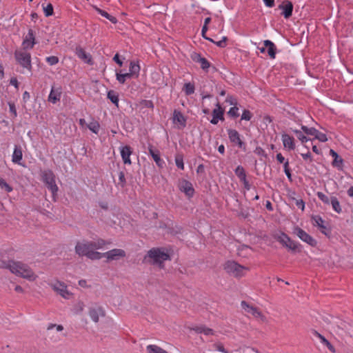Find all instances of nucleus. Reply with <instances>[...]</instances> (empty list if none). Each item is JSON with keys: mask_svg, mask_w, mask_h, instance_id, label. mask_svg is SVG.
<instances>
[{"mask_svg": "<svg viewBox=\"0 0 353 353\" xmlns=\"http://www.w3.org/2000/svg\"><path fill=\"white\" fill-rule=\"evenodd\" d=\"M330 203L332 205V209L338 214L342 212V208L338 199L335 196L330 198Z\"/></svg>", "mask_w": 353, "mask_h": 353, "instance_id": "nucleus-33", "label": "nucleus"}, {"mask_svg": "<svg viewBox=\"0 0 353 353\" xmlns=\"http://www.w3.org/2000/svg\"><path fill=\"white\" fill-rule=\"evenodd\" d=\"M62 94V88L60 86H52L50 94L48 95V100L49 102L55 104L60 101Z\"/></svg>", "mask_w": 353, "mask_h": 353, "instance_id": "nucleus-13", "label": "nucleus"}, {"mask_svg": "<svg viewBox=\"0 0 353 353\" xmlns=\"http://www.w3.org/2000/svg\"><path fill=\"white\" fill-rule=\"evenodd\" d=\"M76 55L85 63H90L92 61L91 57L80 46L77 47L75 50Z\"/></svg>", "mask_w": 353, "mask_h": 353, "instance_id": "nucleus-27", "label": "nucleus"}, {"mask_svg": "<svg viewBox=\"0 0 353 353\" xmlns=\"http://www.w3.org/2000/svg\"><path fill=\"white\" fill-rule=\"evenodd\" d=\"M182 90L185 92L186 95H191L194 94L195 91L194 84L190 82L185 83L183 87Z\"/></svg>", "mask_w": 353, "mask_h": 353, "instance_id": "nucleus-35", "label": "nucleus"}, {"mask_svg": "<svg viewBox=\"0 0 353 353\" xmlns=\"http://www.w3.org/2000/svg\"><path fill=\"white\" fill-rule=\"evenodd\" d=\"M263 2L268 8H272L274 6V0H263Z\"/></svg>", "mask_w": 353, "mask_h": 353, "instance_id": "nucleus-60", "label": "nucleus"}, {"mask_svg": "<svg viewBox=\"0 0 353 353\" xmlns=\"http://www.w3.org/2000/svg\"><path fill=\"white\" fill-rule=\"evenodd\" d=\"M35 44L34 34L32 30L30 29L27 35L22 42L23 50H30L33 48Z\"/></svg>", "mask_w": 353, "mask_h": 353, "instance_id": "nucleus-12", "label": "nucleus"}, {"mask_svg": "<svg viewBox=\"0 0 353 353\" xmlns=\"http://www.w3.org/2000/svg\"><path fill=\"white\" fill-rule=\"evenodd\" d=\"M252 117V112L248 110H244L241 115V120L250 121Z\"/></svg>", "mask_w": 353, "mask_h": 353, "instance_id": "nucleus-48", "label": "nucleus"}, {"mask_svg": "<svg viewBox=\"0 0 353 353\" xmlns=\"http://www.w3.org/2000/svg\"><path fill=\"white\" fill-rule=\"evenodd\" d=\"M92 247L94 250H99L103 248L106 245V241L103 239H99L95 241H91Z\"/></svg>", "mask_w": 353, "mask_h": 353, "instance_id": "nucleus-37", "label": "nucleus"}, {"mask_svg": "<svg viewBox=\"0 0 353 353\" xmlns=\"http://www.w3.org/2000/svg\"><path fill=\"white\" fill-rule=\"evenodd\" d=\"M23 154L22 150L20 147L15 146L12 157V161L14 163H17L21 165V161L22 160Z\"/></svg>", "mask_w": 353, "mask_h": 353, "instance_id": "nucleus-28", "label": "nucleus"}, {"mask_svg": "<svg viewBox=\"0 0 353 353\" xmlns=\"http://www.w3.org/2000/svg\"><path fill=\"white\" fill-rule=\"evenodd\" d=\"M276 160L280 163H285V158L282 155L281 153H278L276 154Z\"/></svg>", "mask_w": 353, "mask_h": 353, "instance_id": "nucleus-62", "label": "nucleus"}, {"mask_svg": "<svg viewBox=\"0 0 353 353\" xmlns=\"http://www.w3.org/2000/svg\"><path fill=\"white\" fill-rule=\"evenodd\" d=\"M281 141L285 149L290 151L295 149V139L292 136L287 133H283L281 135Z\"/></svg>", "mask_w": 353, "mask_h": 353, "instance_id": "nucleus-16", "label": "nucleus"}, {"mask_svg": "<svg viewBox=\"0 0 353 353\" xmlns=\"http://www.w3.org/2000/svg\"><path fill=\"white\" fill-rule=\"evenodd\" d=\"M290 130H291V132H292L293 133H294L296 134L298 139L300 140L302 143H305L310 140L309 138H307L306 136L304 135V134H303L304 132H303L302 130H296V129L290 128Z\"/></svg>", "mask_w": 353, "mask_h": 353, "instance_id": "nucleus-34", "label": "nucleus"}, {"mask_svg": "<svg viewBox=\"0 0 353 353\" xmlns=\"http://www.w3.org/2000/svg\"><path fill=\"white\" fill-rule=\"evenodd\" d=\"M312 225L314 226L318 227L321 232L325 235H327L325 230H327V227L325 225V221L320 216H312Z\"/></svg>", "mask_w": 353, "mask_h": 353, "instance_id": "nucleus-25", "label": "nucleus"}, {"mask_svg": "<svg viewBox=\"0 0 353 353\" xmlns=\"http://www.w3.org/2000/svg\"><path fill=\"white\" fill-rule=\"evenodd\" d=\"M89 315L94 322L97 323L99 321V316H105V311L100 306L91 307L89 310Z\"/></svg>", "mask_w": 353, "mask_h": 353, "instance_id": "nucleus-22", "label": "nucleus"}, {"mask_svg": "<svg viewBox=\"0 0 353 353\" xmlns=\"http://www.w3.org/2000/svg\"><path fill=\"white\" fill-rule=\"evenodd\" d=\"M196 333L203 334L206 336H210L214 334V330L211 328L207 327L204 325L196 326L193 328Z\"/></svg>", "mask_w": 353, "mask_h": 353, "instance_id": "nucleus-29", "label": "nucleus"}, {"mask_svg": "<svg viewBox=\"0 0 353 353\" xmlns=\"http://www.w3.org/2000/svg\"><path fill=\"white\" fill-rule=\"evenodd\" d=\"M318 198L324 203V204H330V198H329L326 194L321 192H318L316 193Z\"/></svg>", "mask_w": 353, "mask_h": 353, "instance_id": "nucleus-44", "label": "nucleus"}, {"mask_svg": "<svg viewBox=\"0 0 353 353\" xmlns=\"http://www.w3.org/2000/svg\"><path fill=\"white\" fill-rule=\"evenodd\" d=\"M293 233L301 241L312 247H315L317 244L316 241L312 236L298 226L294 228Z\"/></svg>", "mask_w": 353, "mask_h": 353, "instance_id": "nucleus-7", "label": "nucleus"}, {"mask_svg": "<svg viewBox=\"0 0 353 353\" xmlns=\"http://www.w3.org/2000/svg\"><path fill=\"white\" fill-rule=\"evenodd\" d=\"M207 30H208V27H205V26H203L202 27V30H201V34H202V36H203V38H205V39L209 40V41H211V42H214V41H213L212 39H210V38H208V37H205V32H207Z\"/></svg>", "mask_w": 353, "mask_h": 353, "instance_id": "nucleus-58", "label": "nucleus"}, {"mask_svg": "<svg viewBox=\"0 0 353 353\" xmlns=\"http://www.w3.org/2000/svg\"><path fill=\"white\" fill-rule=\"evenodd\" d=\"M234 172L235 174L238 176V178L241 177L245 174V171L241 165H238L236 168Z\"/></svg>", "mask_w": 353, "mask_h": 353, "instance_id": "nucleus-52", "label": "nucleus"}, {"mask_svg": "<svg viewBox=\"0 0 353 353\" xmlns=\"http://www.w3.org/2000/svg\"><path fill=\"white\" fill-rule=\"evenodd\" d=\"M301 155L305 161H308L309 163H311L313 161L312 154L309 151L307 153H302Z\"/></svg>", "mask_w": 353, "mask_h": 353, "instance_id": "nucleus-56", "label": "nucleus"}, {"mask_svg": "<svg viewBox=\"0 0 353 353\" xmlns=\"http://www.w3.org/2000/svg\"><path fill=\"white\" fill-rule=\"evenodd\" d=\"M148 353H168L166 350L157 345H148L146 346Z\"/></svg>", "mask_w": 353, "mask_h": 353, "instance_id": "nucleus-31", "label": "nucleus"}, {"mask_svg": "<svg viewBox=\"0 0 353 353\" xmlns=\"http://www.w3.org/2000/svg\"><path fill=\"white\" fill-rule=\"evenodd\" d=\"M172 122L176 124L180 129L186 126V118L177 110H174L173 112Z\"/></svg>", "mask_w": 353, "mask_h": 353, "instance_id": "nucleus-17", "label": "nucleus"}, {"mask_svg": "<svg viewBox=\"0 0 353 353\" xmlns=\"http://www.w3.org/2000/svg\"><path fill=\"white\" fill-rule=\"evenodd\" d=\"M6 268H8L12 273L30 281H34L37 277L28 265L19 261H9Z\"/></svg>", "mask_w": 353, "mask_h": 353, "instance_id": "nucleus-1", "label": "nucleus"}, {"mask_svg": "<svg viewBox=\"0 0 353 353\" xmlns=\"http://www.w3.org/2000/svg\"><path fill=\"white\" fill-rule=\"evenodd\" d=\"M224 270L234 277L241 278L245 275L249 268L239 264L234 261H228L224 264Z\"/></svg>", "mask_w": 353, "mask_h": 353, "instance_id": "nucleus-3", "label": "nucleus"}, {"mask_svg": "<svg viewBox=\"0 0 353 353\" xmlns=\"http://www.w3.org/2000/svg\"><path fill=\"white\" fill-rule=\"evenodd\" d=\"M149 154L152 156L153 160L155 161L156 164L160 167L163 168L165 162L161 158L160 152L158 150H154L152 147L149 148Z\"/></svg>", "mask_w": 353, "mask_h": 353, "instance_id": "nucleus-24", "label": "nucleus"}, {"mask_svg": "<svg viewBox=\"0 0 353 353\" xmlns=\"http://www.w3.org/2000/svg\"><path fill=\"white\" fill-rule=\"evenodd\" d=\"M283 168H284V172L286 174V176H288V179H291V172H290V168H289V161H286L284 164H283Z\"/></svg>", "mask_w": 353, "mask_h": 353, "instance_id": "nucleus-55", "label": "nucleus"}, {"mask_svg": "<svg viewBox=\"0 0 353 353\" xmlns=\"http://www.w3.org/2000/svg\"><path fill=\"white\" fill-rule=\"evenodd\" d=\"M228 114L231 117L236 118L239 116V108L236 106H234L229 110Z\"/></svg>", "mask_w": 353, "mask_h": 353, "instance_id": "nucleus-46", "label": "nucleus"}, {"mask_svg": "<svg viewBox=\"0 0 353 353\" xmlns=\"http://www.w3.org/2000/svg\"><path fill=\"white\" fill-rule=\"evenodd\" d=\"M175 163L178 168L184 170L183 157L181 154L175 156Z\"/></svg>", "mask_w": 353, "mask_h": 353, "instance_id": "nucleus-41", "label": "nucleus"}, {"mask_svg": "<svg viewBox=\"0 0 353 353\" xmlns=\"http://www.w3.org/2000/svg\"><path fill=\"white\" fill-rule=\"evenodd\" d=\"M53 6L51 3H48L46 7H43V12L46 17H50L53 14Z\"/></svg>", "mask_w": 353, "mask_h": 353, "instance_id": "nucleus-45", "label": "nucleus"}, {"mask_svg": "<svg viewBox=\"0 0 353 353\" xmlns=\"http://www.w3.org/2000/svg\"><path fill=\"white\" fill-rule=\"evenodd\" d=\"M301 128L305 134L307 135L314 136V138L316 137V134L319 131L314 128H308L307 126L303 125H301Z\"/></svg>", "mask_w": 353, "mask_h": 353, "instance_id": "nucleus-38", "label": "nucleus"}, {"mask_svg": "<svg viewBox=\"0 0 353 353\" xmlns=\"http://www.w3.org/2000/svg\"><path fill=\"white\" fill-rule=\"evenodd\" d=\"M315 139L321 142H326L327 141L326 134L319 131H318Z\"/></svg>", "mask_w": 353, "mask_h": 353, "instance_id": "nucleus-53", "label": "nucleus"}, {"mask_svg": "<svg viewBox=\"0 0 353 353\" xmlns=\"http://www.w3.org/2000/svg\"><path fill=\"white\" fill-rule=\"evenodd\" d=\"M227 132L228 138L231 143L238 146L241 149L245 150V144L241 139V134L234 129H228Z\"/></svg>", "mask_w": 353, "mask_h": 353, "instance_id": "nucleus-10", "label": "nucleus"}, {"mask_svg": "<svg viewBox=\"0 0 353 353\" xmlns=\"http://www.w3.org/2000/svg\"><path fill=\"white\" fill-rule=\"evenodd\" d=\"M226 40H227V37H223L221 40H220L217 42L214 41L213 43H216V45L220 48H224L226 46Z\"/></svg>", "mask_w": 353, "mask_h": 353, "instance_id": "nucleus-57", "label": "nucleus"}, {"mask_svg": "<svg viewBox=\"0 0 353 353\" xmlns=\"http://www.w3.org/2000/svg\"><path fill=\"white\" fill-rule=\"evenodd\" d=\"M179 188L189 198L194 195V190L193 188L192 184L187 180L181 181L179 184Z\"/></svg>", "mask_w": 353, "mask_h": 353, "instance_id": "nucleus-15", "label": "nucleus"}, {"mask_svg": "<svg viewBox=\"0 0 353 353\" xmlns=\"http://www.w3.org/2000/svg\"><path fill=\"white\" fill-rule=\"evenodd\" d=\"M48 285L57 294H59L63 299H69L72 294L68 291L66 284L62 281L56 280L49 282Z\"/></svg>", "mask_w": 353, "mask_h": 353, "instance_id": "nucleus-6", "label": "nucleus"}, {"mask_svg": "<svg viewBox=\"0 0 353 353\" xmlns=\"http://www.w3.org/2000/svg\"><path fill=\"white\" fill-rule=\"evenodd\" d=\"M279 8L282 10L281 14L285 18L289 19L293 11V4L288 0L283 1V3L279 6Z\"/></svg>", "mask_w": 353, "mask_h": 353, "instance_id": "nucleus-20", "label": "nucleus"}, {"mask_svg": "<svg viewBox=\"0 0 353 353\" xmlns=\"http://www.w3.org/2000/svg\"><path fill=\"white\" fill-rule=\"evenodd\" d=\"M10 83L12 85H14L16 88H19V82H18L17 78H12L10 81Z\"/></svg>", "mask_w": 353, "mask_h": 353, "instance_id": "nucleus-61", "label": "nucleus"}, {"mask_svg": "<svg viewBox=\"0 0 353 353\" xmlns=\"http://www.w3.org/2000/svg\"><path fill=\"white\" fill-rule=\"evenodd\" d=\"M347 195L353 198V186L350 187L347 191Z\"/></svg>", "mask_w": 353, "mask_h": 353, "instance_id": "nucleus-64", "label": "nucleus"}, {"mask_svg": "<svg viewBox=\"0 0 353 353\" xmlns=\"http://www.w3.org/2000/svg\"><path fill=\"white\" fill-rule=\"evenodd\" d=\"M213 347L215 350L223 352V353H229L228 350H226L223 344L221 343H216L213 345Z\"/></svg>", "mask_w": 353, "mask_h": 353, "instance_id": "nucleus-51", "label": "nucleus"}, {"mask_svg": "<svg viewBox=\"0 0 353 353\" xmlns=\"http://www.w3.org/2000/svg\"><path fill=\"white\" fill-rule=\"evenodd\" d=\"M116 79L121 84H124L126 81L123 74L121 73V70L116 72Z\"/></svg>", "mask_w": 353, "mask_h": 353, "instance_id": "nucleus-54", "label": "nucleus"}, {"mask_svg": "<svg viewBox=\"0 0 353 353\" xmlns=\"http://www.w3.org/2000/svg\"><path fill=\"white\" fill-rule=\"evenodd\" d=\"M120 153L122 160L125 164L130 165L132 163L130 156L132 153V149L129 145H124L120 147Z\"/></svg>", "mask_w": 353, "mask_h": 353, "instance_id": "nucleus-21", "label": "nucleus"}, {"mask_svg": "<svg viewBox=\"0 0 353 353\" xmlns=\"http://www.w3.org/2000/svg\"><path fill=\"white\" fill-rule=\"evenodd\" d=\"M107 97L114 103L117 108L119 107V94L114 90H110L108 92Z\"/></svg>", "mask_w": 353, "mask_h": 353, "instance_id": "nucleus-32", "label": "nucleus"}, {"mask_svg": "<svg viewBox=\"0 0 353 353\" xmlns=\"http://www.w3.org/2000/svg\"><path fill=\"white\" fill-rule=\"evenodd\" d=\"M94 250L92 243L89 241L78 242L75 246V252L79 256H88L89 254Z\"/></svg>", "mask_w": 353, "mask_h": 353, "instance_id": "nucleus-9", "label": "nucleus"}, {"mask_svg": "<svg viewBox=\"0 0 353 353\" xmlns=\"http://www.w3.org/2000/svg\"><path fill=\"white\" fill-rule=\"evenodd\" d=\"M191 59L196 63L200 64L201 68L208 72L209 68L210 67V63L204 57H201V55L196 52H193L191 54Z\"/></svg>", "mask_w": 353, "mask_h": 353, "instance_id": "nucleus-14", "label": "nucleus"}, {"mask_svg": "<svg viewBox=\"0 0 353 353\" xmlns=\"http://www.w3.org/2000/svg\"><path fill=\"white\" fill-rule=\"evenodd\" d=\"M113 61H115L117 64L119 65V66H122L123 65V61L120 59L119 58V55L118 53H117L114 57H113Z\"/></svg>", "mask_w": 353, "mask_h": 353, "instance_id": "nucleus-59", "label": "nucleus"}, {"mask_svg": "<svg viewBox=\"0 0 353 353\" xmlns=\"http://www.w3.org/2000/svg\"><path fill=\"white\" fill-rule=\"evenodd\" d=\"M276 240L283 246L292 250H296L298 248L297 243L292 241L286 234L281 232L276 236Z\"/></svg>", "mask_w": 353, "mask_h": 353, "instance_id": "nucleus-11", "label": "nucleus"}, {"mask_svg": "<svg viewBox=\"0 0 353 353\" xmlns=\"http://www.w3.org/2000/svg\"><path fill=\"white\" fill-rule=\"evenodd\" d=\"M330 154L334 159L332 163V166L336 168L339 170H342L343 168V159L332 149L330 150Z\"/></svg>", "mask_w": 353, "mask_h": 353, "instance_id": "nucleus-23", "label": "nucleus"}, {"mask_svg": "<svg viewBox=\"0 0 353 353\" xmlns=\"http://www.w3.org/2000/svg\"><path fill=\"white\" fill-rule=\"evenodd\" d=\"M126 183L125 174L123 172L121 171L119 173V183L118 184L120 185L122 188L125 186Z\"/></svg>", "mask_w": 353, "mask_h": 353, "instance_id": "nucleus-50", "label": "nucleus"}, {"mask_svg": "<svg viewBox=\"0 0 353 353\" xmlns=\"http://www.w3.org/2000/svg\"><path fill=\"white\" fill-rule=\"evenodd\" d=\"M46 62L50 65H54L59 62V58L56 56L48 57L46 59Z\"/></svg>", "mask_w": 353, "mask_h": 353, "instance_id": "nucleus-47", "label": "nucleus"}, {"mask_svg": "<svg viewBox=\"0 0 353 353\" xmlns=\"http://www.w3.org/2000/svg\"><path fill=\"white\" fill-rule=\"evenodd\" d=\"M255 152L259 155H264L265 151L260 147H257L255 150Z\"/></svg>", "mask_w": 353, "mask_h": 353, "instance_id": "nucleus-63", "label": "nucleus"}, {"mask_svg": "<svg viewBox=\"0 0 353 353\" xmlns=\"http://www.w3.org/2000/svg\"><path fill=\"white\" fill-rule=\"evenodd\" d=\"M241 307L245 312L252 315L254 318L260 319L262 321H265V316L259 311V310L252 305H249L246 301H241Z\"/></svg>", "mask_w": 353, "mask_h": 353, "instance_id": "nucleus-8", "label": "nucleus"}, {"mask_svg": "<svg viewBox=\"0 0 353 353\" xmlns=\"http://www.w3.org/2000/svg\"><path fill=\"white\" fill-rule=\"evenodd\" d=\"M97 10L99 14H100L102 17H104L105 18H106L108 20H110L112 23H115L117 22V19L114 17H113V16L110 15V14H108L106 11L103 10L99 9V8H97Z\"/></svg>", "mask_w": 353, "mask_h": 353, "instance_id": "nucleus-40", "label": "nucleus"}, {"mask_svg": "<svg viewBox=\"0 0 353 353\" xmlns=\"http://www.w3.org/2000/svg\"><path fill=\"white\" fill-rule=\"evenodd\" d=\"M224 110L221 108V105L217 103L216 105V108H214L212 111V119L210 120V123L216 125L218 123L219 121H223Z\"/></svg>", "mask_w": 353, "mask_h": 353, "instance_id": "nucleus-18", "label": "nucleus"}, {"mask_svg": "<svg viewBox=\"0 0 353 353\" xmlns=\"http://www.w3.org/2000/svg\"><path fill=\"white\" fill-rule=\"evenodd\" d=\"M263 44L267 49V52L269 57L271 59H275L276 53V47L275 44L270 40H265L263 41Z\"/></svg>", "mask_w": 353, "mask_h": 353, "instance_id": "nucleus-26", "label": "nucleus"}, {"mask_svg": "<svg viewBox=\"0 0 353 353\" xmlns=\"http://www.w3.org/2000/svg\"><path fill=\"white\" fill-rule=\"evenodd\" d=\"M103 254L108 260L113 261L125 256V252L122 249L115 248L104 252Z\"/></svg>", "mask_w": 353, "mask_h": 353, "instance_id": "nucleus-19", "label": "nucleus"}, {"mask_svg": "<svg viewBox=\"0 0 353 353\" xmlns=\"http://www.w3.org/2000/svg\"><path fill=\"white\" fill-rule=\"evenodd\" d=\"M96 250H92V251L89 254L88 258L92 260H98L105 257L103 253L97 252Z\"/></svg>", "mask_w": 353, "mask_h": 353, "instance_id": "nucleus-42", "label": "nucleus"}, {"mask_svg": "<svg viewBox=\"0 0 353 353\" xmlns=\"http://www.w3.org/2000/svg\"><path fill=\"white\" fill-rule=\"evenodd\" d=\"M87 127L94 134H98L100 130V124L97 121H92L87 125Z\"/></svg>", "mask_w": 353, "mask_h": 353, "instance_id": "nucleus-39", "label": "nucleus"}, {"mask_svg": "<svg viewBox=\"0 0 353 353\" xmlns=\"http://www.w3.org/2000/svg\"><path fill=\"white\" fill-rule=\"evenodd\" d=\"M140 69V65L138 62H135L134 61H130L129 72H130V74H132L134 78H137L139 77Z\"/></svg>", "mask_w": 353, "mask_h": 353, "instance_id": "nucleus-30", "label": "nucleus"}, {"mask_svg": "<svg viewBox=\"0 0 353 353\" xmlns=\"http://www.w3.org/2000/svg\"><path fill=\"white\" fill-rule=\"evenodd\" d=\"M8 105H9V110H10V114H12V117L13 118H16L17 116V109H16L14 103L12 102H8Z\"/></svg>", "mask_w": 353, "mask_h": 353, "instance_id": "nucleus-49", "label": "nucleus"}, {"mask_svg": "<svg viewBox=\"0 0 353 353\" xmlns=\"http://www.w3.org/2000/svg\"><path fill=\"white\" fill-rule=\"evenodd\" d=\"M41 176L43 182L46 185L48 189L51 191L53 199L55 200V196L59 190V188L56 184L54 174L50 170H45L41 171Z\"/></svg>", "mask_w": 353, "mask_h": 353, "instance_id": "nucleus-4", "label": "nucleus"}, {"mask_svg": "<svg viewBox=\"0 0 353 353\" xmlns=\"http://www.w3.org/2000/svg\"><path fill=\"white\" fill-rule=\"evenodd\" d=\"M0 188L5 190L7 192H11L13 190L12 187L7 183L2 178H0Z\"/></svg>", "mask_w": 353, "mask_h": 353, "instance_id": "nucleus-43", "label": "nucleus"}, {"mask_svg": "<svg viewBox=\"0 0 353 353\" xmlns=\"http://www.w3.org/2000/svg\"><path fill=\"white\" fill-rule=\"evenodd\" d=\"M14 57L17 63L23 68L29 71L32 70L31 54L25 50H16Z\"/></svg>", "mask_w": 353, "mask_h": 353, "instance_id": "nucleus-5", "label": "nucleus"}, {"mask_svg": "<svg viewBox=\"0 0 353 353\" xmlns=\"http://www.w3.org/2000/svg\"><path fill=\"white\" fill-rule=\"evenodd\" d=\"M315 334L320 339L321 342L326 345V347L332 352H335V349L334 346L321 334L315 332Z\"/></svg>", "mask_w": 353, "mask_h": 353, "instance_id": "nucleus-36", "label": "nucleus"}, {"mask_svg": "<svg viewBox=\"0 0 353 353\" xmlns=\"http://www.w3.org/2000/svg\"><path fill=\"white\" fill-rule=\"evenodd\" d=\"M148 256L150 262L153 265H157L160 268L163 267L165 261L170 259V256L163 248H152L148 252Z\"/></svg>", "mask_w": 353, "mask_h": 353, "instance_id": "nucleus-2", "label": "nucleus"}]
</instances>
